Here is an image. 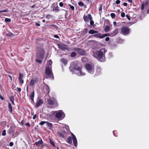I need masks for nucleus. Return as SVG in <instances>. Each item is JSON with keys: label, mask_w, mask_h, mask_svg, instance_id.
Instances as JSON below:
<instances>
[{"label": "nucleus", "mask_w": 149, "mask_h": 149, "mask_svg": "<svg viewBox=\"0 0 149 149\" xmlns=\"http://www.w3.org/2000/svg\"><path fill=\"white\" fill-rule=\"evenodd\" d=\"M28 85L27 86H26V92H27V95H28Z\"/></svg>", "instance_id": "obj_57"}, {"label": "nucleus", "mask_w": 149, "mask_h": 149, "mask_svg": "<svg viewBox=\"0 0 149 149\" xmlns=\"http://www.w3.org/2000/svg\"><path fill=\"white\" fill-rule=\"evenodd\" d=\"M9 145L10 146H12L13 145V142H10L9 143Z\"/></svg>", "instance_id": "obj_54"}, {"label": "nucleus", "mask_w": 149, "mask_h": 149, "mask_svg": "<svg viewBox=\"0 0 149 149\" xmlns=\"http://www.w3.org/2000/svg\"><path fill=\"white\" fill-rule=\"evenodd\" d=\"M69 6L70 7V8L72 10H74V8L73 6H72L70 4H68Z\"/></svg>", "instance_id": "obj_44"}, {"label": "nucleus", "mask_w": 149, "mask_h": 149, "mask_svg": "<svg viewBox=\"0 0 149 149\" xmlns=\"http://www.w3.org/2000/svg\"><path fill=\"white\" fill-rule=\"evenodd\" d=\"M0 98L2 100H4V98H3V97L0 94Z\"/></svg>", "instance_id": "obj_63"}, {"label": "nucleus", "mask_w": 149, "mask_h": 149, "mask_svg": "<svg viewBox=\"0 0 149 149\" xmlns=\"http://www.w3.org/2000/svg\"><path fill=\"white\" fill-rule=\"evenodd\" d=\"M88 33L89 34H93L94 33H98V32L97 31L94 30L93 29H91L89 31Z\"/></svg>", "instance_id": "obj_26"}, {"label": "nucleus", "mask_w": 149, "mask_h": 149, "mask_svg": "<svg viewBox=\"0 0 149 149\" xmlns=\"http://www.w3.org/2000/svg\"><path fill=\"white\" fill-rule=\"evenodd\" d=\"M59 6L60 7H62L63 6V3L62 2H61L59 3Z\"/></svg>", "instance_id": "obj_53"}, {"label": "nucleus", "mask_w": 149, "mask_h": 149, "mask_svg": "<svg viewBox=\"0 0 149 149\" xmlns=\"http://www.w3.org/2000/svg\"><path fill=\"white\" fill-rule=\"evenodd\" d=\"M47 122L46 123L47 126L49 127L50 128H52L53 126L52 124V123L48 122L47 121Z\"/></svg>", "instance_id": "obj_32"}, {"label": "nucleus", "mask_w": 149, "mask_h": 149, "mask_svg": "<svg viewBox=\"0 0 149 149\" xmlns=\"http://www.w3.org/2000/svg\"><path fill=\"white\" fill-rule=\"evenodd\" d=\"M94 36L95 37L102 38V36L101 35V33H98L97 34H95L94 35Z\"/></svg>", "instance_id": "obj_23"}, {"label": "nucleus", "mask_w": 149, "mask_h": 149, "mask_svg": "<svg viewBox=\"0 0 149 149\" xmlns=\"http://www.w3.org/2000/svg\"><path fill=\"white\" fill-rule=\"evenodd\" d=\"M144 5L145 4L144 3L142 4L141 7V9L142 10H143L144 9Z\"/></svg>", "instance_id": "obj_49"}, {"label": "nucleus", "mask_w": 149, "mask_h": 149, "mask_svg": "<svg viewBox=\"0 0 149 149\" xmlns=\"http://www.w3.org/2000/svg\"><path fill=\"white\" fill-rule=\"evenodd\" d=\"M83 18L85 22H87L89 21V19L92 20V18L91 14H88L87 16L84 15L83 17Z\"/></svg>", "instance_id": "obj_12"}, {"label": "nucleus", "mask_w": 149, "mask_h": 149, "mask_svg": "<svg viewBox=\"0 0 149 149\" xmlns=\"http://www.w3.org/2000/svg\"><path fill=\"white\" fill-rule=\"evenodd\" d=\"M38 79L37 78H35L34 79H32L31 80L29 84L30 86H32L35 85L37 82Z\"/></svg>", "instance_id": "obj_16"}, {"label": "nucleus", "mask_w": 149, "mask_h": 149, "mask_svg": "<svg viewBox=\"0 0 149 149\" xmlns=\"http://www.w3.org/2000/svg\"><path fill=\"white\" fill-rule=\"evenodd\" d=\"M11 21V19L10 18H6L5 19V22H10Z\"/></svg>", "instance_id": "obj_35"}, {"label": "nucleus", "mask_w": 149, "mask_h": 149, "mask_svg": "<svg viewBox=\"0 0 149 149\" xmlns=\"http://www.w3.org/2000/svg\"><path fill=\"white\" fill-rule=\"evenodd\" d=\"M66 142L69 144H72V138L71 136H69L67 138Z\"/></svg>", "instance_id": "obj_22"}, {"label": "nucleus", "mask_w": 149, "mask_h": 149, "mask_svg": "<svg viewBox=\"0 0 149 149\" xmlns=\"http://www.w3.org/2000/svg\"><path fill=\"white\" fill-rule=\"evenodd\" d=\"M102 36V38H104L105 37H106L107 36H111V35H110V34L109 33H105V34H103Z\"/></svg>", "instance_id": "obj_33"}, {"label": "nucleus", "mask_w": 149, "mask_h": 149, "mask_svg": "<svg viewBox=\"0 0 149 149\" xmlns=\"http://www.w3.org/2000/svg\"><path fill=\"white\" fill-rule=\"evenodd\" d=\"M110 15L112 18H114L116 16L115 14L113 13H111Z\"/></svg>", "instance_id": "obj_39"}, {"label": "nucleus", "mask_w": 149, "mask_h": 149, "mask_svg": "<svg viewBox=\"0 0 149 149\" xmlns=\"http://www.w3.org/2000/svg\"><path fill=\"white\" fill-rule=\"evenodd\" d=\"M90 25H93L94 24V21L93 20H90Z\"/></svg>", "instance_id": "obj_48"}, {"label": "nucleus", "mask_w": 149, "mask_h": 149, "mask_svg": "<svg viewBox=\"0 0 149 149\" xmlns=\"http://www.w3.org/2000/svg\"><path fill=\"white\" fill-rule=\"evenodd\" d=\"M34 145L38 147L40 146L42 147L43 146V142L42 140L41 139L39 140L38 141L35 142L34 144Z\"/></svg>", "instance_id": "obj_14"}, {"label": "nucleus", "mask_w": 149, "mask_h": 149, "mask_svg": "<svg viewBox=\"0 0 149 149\" xmlns=\"http://www.w3.org/2000/svg\"><path fill=\"white\" fill-rule=\"evenodd\" d=\"M78 5L80 6H84V3L82 1H79L78 3Z\"/></svg>", "instance_id": "obj_38"}, {"label": "nucleus", "mask_w": 149, "mask_h": 149, "mask_svg": "<svg viewBox=\"0 0 149 149\" xmlns=\"http://www.w3.org/2000/svg\"><path fill=\"white\" fill-rule=\"evenodd\" d=\"M71 135L73 141V143L74 144V145L75 147H76L77 145V138L73 133H72Z\"/></svg>", "instance_id": "obj_11"}, {"label": "nucleus", "mask_w": 149, "mask_h": 149, "mask_svg": "<svg viewBox=\"0 0 149 149\" xmlns=\"http://www.w3.org/2000/svg\"><path fill=\"white\" fill-rule=\"evenodd\" d=\"M12 128L11 127L8 130V133L10 134H12L14 132V131Z\"/></svg>", "instance_id": "obj_28"}, {"label": "nucleus", "mask_w": 149, "mask_h": 149, "mask_svg": "<svg viewBox=\"0 0 149 149\" xmlns=\"http://www.w3.org/2000/svg\"><path fill=\"white\" fill-rule=\"evenodd\" d=\"M8 12V10L7 9L4 10H2L0 11V13H2V12Z\"/></svg>", "instance_id": "obj_45"}, {"label": "nucleus", "mask_w": 149, "mask_h": 149, "mask_svg": "<svg viewBox=\"0 0 149 149\" xmlns=\"http://www.w3.org/2000/svg\"><path fill=\"white\" fill-rule=\"evenodd\" d=\"M54 37L55 38H59V36L58 35H54Z\"/></svg>", "instance_id": "obj_60"}, {"label": "nucleus", "mask_w": 149, "mask_h": 149, "mask_svg": "<svg viewBox=\"0 0 149 149\" xmlns=\"http://www.w3.org/2000/svg\"><path fill=\"white\" fill-rule=\"evenodd\" d=\"M6 135V130H3L2 133V135L3 136H5Z\"/></svg>", "instance_id": "obj_37"}, {"label": "nucleus", "mask_w": 149, "mask_h": 149, "mask_svg": "<svg viewBox=\"0 0 149 149\" xmlns=\"http://www.w3.org/2000/svg\"><path fill=\"white\" fill-rule=\"evenodd\" d=\"M118 33V30L117 29H116L111 33V36H113L116 34H117Z\"/></svg>", "instance_id": "obj_20"}, {"label": "nucleus", "mask_w": 149, "mask_h": 149, "mask_svg": "<svg viewBox=\"0 0 149 149\" xmlns=\"http://www.w3.org/2000/svg\"><path fill=\"white\" fill-rule=\"evenodd\" d=\"M37 117V115L36 114H35L33 117V119H35Z\"/></svg>", "instance_id": "obj_56"}, {"label": "nucleus", "mask_w": 149, "mask_h": 149, "mask_svg": "<svg viewBox=\"0 0 149 149\" xmlns=\"http://www.w3.org/2000/svg\"><path fill=\"white\" fill-rule=\"evenodd\" d=\"M50 16L52 17V16L51 15L49 14H48L46 15L45 17L46 18H47L48 19H50V17H49Z\"/></svg>", "instance_id": "obj_43"}, {"label": "nucleus", "mask_w": 149, "mask_h": 149, "mask_svg": "<svg viewBox=\"0 0 149 149\" xmlns=\"http://www.w3.org/2000/svg\"><path fill=\"white\" fill-rule=\"evenodd\" d=\"M58 134L59 136L62 138H64L67 134V132L64 130H62L61 132H58Z\"/></svg>", "instance_id": "obj_9"}, {"label": "nucleus", "mask_w": 149, "mask_h": 149, "mask_svg": "<svg viewBox=\"0 0 149 149\" xmlns=\"http://www.w3.org/2000/svg\"><path fill=\"white\" fill-rule=\"evenodd\" d=\"M76 55V53L74 52H72L70 54V56L71 57H75Z\"/></svg>", "instance_id": "obj_31"}, {"label": "nucleus", "mask_w": 149, "mask_h": 149, "mask_svg": "<svg viewBox=\"0 0 149 149\" xmlns=\"http://www.w3.org/2000/svg\"><path fill=\"white\" fill-rule=\"evenodd\" d=\"M102 6H103V5L102 4L100 5V6L98 8L99 10V11H100L102 10Z\"/></svg>", "instance_id": "obj_40"}, {"label": "nucleus", "mask_w": 149, "mask_h": 149, "mask_svg": "<svg viewBox=\"0 0 149 149\" xmlns=\"http://www.w3.org/2000/svg\"><path fill=\"white\" fill-rule=\"evenodd\" d=\"M25 125L26 126H27L28 127H30V125L29 123H27L25 124Z\"/></svg>", "instance_id": "obj_52"}, {"label": "nucleus", "mask_w": 149, "mask_h": 149, "mask_svg": "<svg viewBox=\"0 0 149 149\" xmlns=\"http://www.w3.org/2000/svg\"><path fill=\"white\" fill-rule=\"evenodd\" d=\"M85 68L89 73L93 74L94 72V64L93 63H87L85 65Z\"/></svg>", "instance_id": "obj_6"}, {"label": "nucleus", "mask_w": 149, "mask_h": 149, "mask_svg": "<svg viewBox=\"0 0 149 149\" xmlns=\"http://www.w3.org/2000/svg\"><path fill=\"white\" fill-rule=\"evenodd\" d=\"M149 3V1L148 0H147L146 1L144 4L146 6H147L148 4Z\"/></svg>", "instance_id": "obj_47"}, {"label": "nucleus", "mask_w": 149, "mask_h": 149, "mask_svg": "<svg viewBox=\"0 0 149 149\" xmlns=\"http://www.w3.org/2000/svg\"><path fill=\"white\" fill-rule=\"evenodd\" d=\"M55 117L59 120L63 119L65 117V114L62 110H60L56 111Z\"/></svg>", "instance_id": "obj_4"}, {"label": "nucleus", "mask_w": 149, "mask_h": 149, "mask_svg": "<svg viewBox=\"0 0 149 149\" xmlns=\"http://www.w3.org/2000/svg\"><path fill=\"white\" fill-rule=\"evenodd\" d=\"M6 35L8 36L9 37H11L14 34L13 33H12L8 31V33H6Z\"/></svg>", "instance_id": "obj_30"}, {"label": "nucleus", "mask_w": 149, "mask_h": 149, "mask_svg": "<svg viewBox=\"0 0 149 149\" xmlns=\"http://www.w3.org/2000/svg\"><path fill=\"white\" fill-rule=\"evenodd\" d=\"M47 102L48 104L51 105L52 107L51 108H54L58 106V104L57 100L54 99H49L47 100Z\"/></svg>", "instance_id": "obj_5"}, {"label": "nucleus", "mask_w": 149, "mask_h": 149, "mask_svg": "<svg viewBox=\"0 0 149 149\" xmlns=\"http://www.w3.org/2000/svg\"><path fill=\"white\" fill-rule=\"evenodd\" d=\"M121 33L124 35H128L130 32V29L128 27L124 26L120 29Z\"/></svg>", "instance_id": "obj_7"}, {"label": "nucleus", "mask_w": 149, "mask_h": 149, "mask_svg": "<svg viewBox=\"0 0 149 149\" xmlns=\"http://www.w3.org/2000/svg\"><path fill=\"white\" fill-rule=\"evenodd\" d=\"M34 90H33V91L30 94V95H29V97L31 101L34 103H35L34 100Z\"/></svg>", "instance_id": "obj_18"}, {"label": "nucleus", "mask_w": 149, "mask_h": 149, "mask_svg": "<svg viewBox=\"0 0 149 149\" xmlns=\"http://www.w3.org/2000/svg\"><path fill=\"white\" fill-rule=\"evenodd\" d=\"M50 143L51 145L53 146H55V144L54 143V142L51 139L50 140Z\"/></svg>", "instance_id": "obj_36"}, {"label": "nucleus", "mask_w": 149, "mask_h": 149, "mask_svg": "<svg viewBox=\"0 0 149 149\" xmlns=\"http://www.w3.org/2000/svg\"><path fill=\"white\" fill-rule=\"evenodd\" d=\"M18 90L17 91H19V92H21V89L20 88H19V87H17V88Z\"/></svg>", "instance_id": "obj_55"}, {"label": "nucleus", "mask_w": 149, "mask_h": 149, "mask_svg": "<svg viewBox=\"0 0 149 149\" xmlns=\"http://www.w3.org/2000/svg\"><path fill=\"white\" fill-rule=\"evenodd\" d=\"M58 48H60L61 49L63 50H67L68 47L65 44H58Z\"/></svg>", "instance_id": "obj_15"}, {"label": "nucleus", "mask_w": 149, "mask_h": 149, "mask_svg": "<svg viewBox=\"0 0 149 149\" xmlns=\"http://www.w3.org/2000/svg\"><path fill=\"white\" fill-rule=\"evenodd\" d=\"M127 4L125 2H124L123 3V5L125 6H127Z\"/></svg>", "instance_id": "obj_64"}, {"label": "nucleus", "mask_w": 149, "mask_h": 149, "mask_svg": "<svg viewBox=\"0 0 149 149\" xmlns=\"http://www.w3.org/2000/svg\"><path fill=\"white\" fill-rule=\"evenodd\" d=\"M61 61L65 65H66L68 63L67 60L64 58H62L61 60Z\"/></svg>", "instance_id": "obj_21"}, {"label": "nucleus", "mask_w": 149, "mask_h": 149, "mask_svg": "<svg viewBox=\"0 0 149 149\" xmlns=\"http://www.w3.org/2000/svg\"><path fill=\"white\" fill-rule=\"evenodd\" d=\"M120 2V1L119 0H117L116 1V3L117 4H119Z\"/></svg>", "instance_id": "obj_50"}, {"label": "nucleus", "mask_w": 149, "mask_h": 149, "mask_svg": "<svg viewBox=\"0 0 149 149\" xmlns=\"http://www.w3.org/2000/svg\"><path fill=\"white\" fill-rule=\"evenodd\" d=\"M126 16L129 20H130V19H131L130 18V16H129V15H126Z\"/></svg>", "instance_id": "obj_51"}, {"label": "nucleus", "mask_w": 149, "mask_h": 149, "mask_svg": "<svg viewBox=\"0 0 149 149\" xmlns=\"http://www.w3.org/2000/svg\"><path fill=\"white\" fill-rule=\"evenodd\" d=\"M56 10L57 11H58L59 10V9H58V6H57L56 7H54L53 9V11Z\"/></svg>", "instance_id": "obj_34"}, {"label": "nucleus", "mask_w": 149, "mask_h": 149, "mask_svg": "<svg viewBox=\"0 0 149 149\" xmlns=\"http://www.w3.org/2000/svg\"><path fill=\"white\" fill-rule=\"evenodd\" d=\"M8 107L9 109V111L10 113H12V106L11 105V104L9 103L8 104Z\"/></svg>", "instance_id": "obj_25"}, {"label": "nucleus", "mask_w": 149, "mask_h": 149, "mask_svg": "<svg viewBox=\"0 0 149 149\" xmlns=\"http://www.w3.org/2000/svg\"><path fill=\"white\" fill-rule=\"evenodd\" d=\"M50 26H53L54 29H58V27L56 25L54 24H51L50 25Z\"/></svg>", "instance_id": "obj_41"}, {"label": "nucleus", "mask_w": 149, "mask_h": 149, "mask_svg": "<svg viewBox=\"0 0 149 149\" xmlns=\"http://www.w3.org/2000/svg\"><path fill=\"white\" fill-rule=\"evenodd\" d=\"M42 91L44 93L48 94L49 92V89L48 86L46 84H45L43 87Z\"/></svg>", "instance_id": "obj_10"}, {"label": "nucleus", "mask_w": 149, "mask_h": 149, "mask_svg": "<svg viewBox=\"0 0 149 149\" xmlns=\"http://www.w3.org/2000/svg\"><path fill=\"white\" fill-rule=\"evenodd\" d=\"M70 69L72 72H74V70L78 71L79 72L77 74V75L78 76H83L85 75L84 73L82 72L81 67L78 66L77 61L72 63L70 65Z\"/></svg>", "instance_id": "obj_3"}, {"label": "nucleus", "mask_w": 149, "mask_h": 149, "mask_svg": "<svg viewBox=\"0 0 149 149\" xmlns=\"http://www.w3.org/2000/svg\"><path fill=\"white\" fill-rule=\"evenodd\" d=\"M24 120L23 119L22 121L21 122V123H20V124L22 125H23L24 124Z\"/></svg>", "instance_id": "obj_58"}, {"label": "nucleus", "mask_w": 149, "mask_h": 149, "mask_svg": "<svg viewBox=\"0 0 149 149\" xmlns=\"http://www.w3.org/2000/svg\"><path fill=\"white\" fill-rule=\"evenodd\" d=\"M73 50L80 55L84 56L86 54V51L81 48L75 47L74 48Z\"/></svg>", "instance_id": "obj_8"}, {"label": "nucleus", "mask_w": 149, "mask_h": 149, "mask_svg": "<svg viewBox=\"0 0 149 149\" xmlns=\"http://www.w3.org/2000/svg\"><path fill=\"white\" fill-rule=\"evenodd\" d=\"M9 99L12 102V104H14V96H10L9 97Z\"/></svg>", "instance_id": "obj_27"}, {"label": "nucleus", "mask_w": 149, "mask_h": 149, "mask_svg": "<svg viewBox=\"0 0 149 149\" xmlns=\"http://www.w3.org/2000/svg\"><path fill=\"white\" fill-rule=\"evenodd\" d=\"M125 13L123 12H122L121 14V16L122 17H123L125 16Z\"/></svg>", "instance_id": "obj_46"}, {"label": "nucleus", "mask_w": 149, "mask_h": 149, "mask_svg": "<svg viewBox=\"0 0 149 149\" xmlns=\"http://www.w3.org/2000/svg\"><path fill=\"white\" fill-rule=\"evenodd\" d=\"M84 30H85V33H87V32H88V29L86 28H85L84 29Z\"/></svg>", "instance_id": "obj_62"}, {"label": "nucleus", "mask_w": 149, "mask_h": 149, "mask_svg": "<svg viewBox=\"0 0 149 149\" xmlns=\"http://www.w3.org/2000/svg\"><path fill=\"white\" fill-rule=\"evenodd\" d=\"M36 25L37 26H40V24L37 22H36Z\"/></svg>", "instance_id": "obj_61"}, {"label": "nucleus", "mask_w": 149, "mask_h": 149, "mask_svg": "<svg viewBox=\"0 0 149 149\" xmlns=\"http://www.w3.org/2000/svg\"><path fill=\"white\" fill-rule=\"evenodd\" d=\"M23 77L24 75L22 74H21L20 73L19 74L18 79L19 80V83L22 84H23L24 82V80L23 79Z\"/></svg>", "instance_id": "obj_17"}, {"label": "nucleus", "mask_w": 149, "mask_h": 149, "mask_svg": "<svg viewBox=\"0 0 149 149\" xmlns=\"http://www.w3.org/2000/svg\"><path fill=\"white\" fill-rule=\"evenodd\" d=\"M110 30V26L108 25H106L104 28V31L106 32H109Z\"/></svg>", "instance_id": "obj_24"}, {"label": "nucleus", "mask_w": 149, "mask_h": 149, "mask_svg": "<svg viewBox=\"0 0 149 149\" xmlns=\"http://www.w3.org/2000/svg\"><path fill=\"white\" fill-rule=\"evenodd\" d=\"M45 55V52L43 48L40 47H38L37 48L35 61L37 63L41 64Z\"/></svg>", "instance_id": "obj_2"}, {"label": "nucleus", "mask_w": 149, "mask_h": 149, "mask_svg": "<svg viewBox=\"0 0 149 149\" xmlns=\"http://www.w3.org/2000/svg\"><path fill=\"white\" fill-rule=\"evenodd\" d=\"M81 60L84 63H86V62H87L88 61V58H87L84 57L81 58Z\"/></svg>", "instance_id": "obj_29"}, {"label": "nucleus", "mask_w": 149, "mask_h": 149, "mask_svg": "<svg viewBox=\"0 0 149 149\" xmlns=\"http://www.w3.org/2000/svg\"><path fill=\"white\" fill-rule=\"evenodd\" d=\"M43 103V102L42 101V100L41 99H39L37 102L36 105V107H38L40 106L41 104H42Z\"/></svg>", "instance_id": "obj_19"}, {"label": "nucleus", "mask_w": 149, "mask_h": 149, "mask_svg": "<svg viewBox=\"0 0 149 149\" xmlns=\"http://www.w3.org/2000/svg\"><path fill=\"white\" fill-rule=\"evenodd\" d=\"M45 73L47 75L50 76L51 77L53 76V74H51V72L49 67H47L46 68Z\"/></svg>", "instance_id": "obj_13"}, {"label": "nucleus", "mask_w": 149, "mask_h": 149, "mask_svg": "<svg viewBox=\"0 0 149 149\" xmlns=\"http://www.w3.org/2000/svg\"><path fill=\"white\" fill-rule=\"evenodd\" d=\"M47 121H41V122L40 123V124L41 125H43L45 123H46Z\"/></svg>", "instance_id": "obj_42"}, {"label": "nucleus", "mask_w": 149, "mask_h": 149, "mask_svg": "<svg viewBox=\"0 0 149 149\" xmlns=\"http://www.w3.org/2000/svg\"><path fill=\"white\" fill-rule=\"evenodd\" d=\"M107 52V49L102 48L99 50L93 51V55L99 61L104 62L106 61L105 53Z\"/></svg>", "instance_id": "obj_1"}, {"label": "nucleus", "mask_w": 149, "mask_h": 149, "mask_svg": "<svg viewBox=\"0 0 149 149\" xmlns=\"http://www.w3.org/2000/svg\"><path fill=\"white\" fill-rule=\"evenodd\" d=\"M110 38L109 37H107L106 38L105 40L106 41H108L109 40Z\"/></svg>", "instance_id": "obj_59"}]
</instances>
